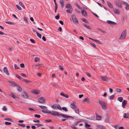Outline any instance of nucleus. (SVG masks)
I'll use <instances>...</instances> for the list:
<instances>
[{
    "label": "nucleus",
    "mask_w": 129,
    "mask_h": 129,
    "mask_svg": "<svg viewBox=\"0 0 129 129\" xmlns=\"http://www.w3.org/2000/svg\"><path fill=\"white\" fill-rule=\"evenodd\" d=\"M71 126L73 129H77L76 127L74 125Z\"/></svg>",
    "instance_id": "nucleus-64"
},
{
    "label": "nucleus",
    "mask_w": 129,
    "mask_h": 129,
    "mask_svg": "<svg viewBox=\"0 0 129 129\" xmlns=\"http://www.w3.org/2000/svg\"><path fill=\"white\" fill-rule=\"evenodd\" d=\"M95 115L96 116V119L97 120H99L101 119V116L98 115L96 113H95Z\"/></svg>",
    "instance_id": "nucleus-24"
},
{
    "label": "nucleus",
    "mask_w": 129,
    "mask_h": 129,
    "mask_svg": "<svg viewBox=\"0 0 129 129\" xmlns=\"http://www.w3.org/2000/svg\"><path fill=\"white\" fill-rule=\"evenodd\" d=\"M116 4L118 8H121L122 5L121 1H117L116 3Z\"/></svg>",
    "instance_id": "nucleus-12"
},
{
    "label": "nucleus",
    "mask_w": 129,
    "mask_h": 129,
    "mask_svg": "<svg viewBox=\"0 0 129 129\" xmlns=\"http://www.w3.org/2000/svg\"><path fill=\"white\" fill-rule=\"evenodd\" d=\"M123 117L124 118H129V114L128 113H124L123 114Z\"/></svg>",
    "instance_id": "nucleus-20"
},
{
    "label": "nucleus",
    "mask_w": 129,
    "mask_h": 129,
    "mask_svg": "<svg viewBox=\"0 0 129 129\" xmlns=\"http://www.w3.org/2000/svg\"><path fill=\"white\" fill-rule=\"evenodd\" d=\"M35 124L37 125L38 127H40L41 126H43V125L42 124Z\"/></svg>",
    "instance_id": "nucleus-37"
},
{
    "label": "nucleus",
    "mask_w": 129,
    "mask_h": 129,
    "mask_svg": "<svg viewBox=\"0 0 129 129\" xmlns=\"http://www.w3.org/2000/svg\"><path fill=\"white\" fill-rule=\"evenodd\" d=\"M55 5V12H56V10L57 9L58 6L57 4Z\"/></svg>",
    "instance_id": "nucleus-50"
},
{
    "label": "nucleus",
    "mask_w": 129,
    "mask_h": 129,
    "mask_svg": "<svg viewBox=\"0 0 129 129\" xmlns=\"http://www.w3.org/2000/svg\"><path fill=\"white\" fill-rule=\"evenodd\" d=\"M75 11L77 13H78V14H80V12L78 10L75 9Z\"/></svg>",
    "instance_id": "nucleus-63"
},
{
    "label": "nucleus",
    "mask_w": 129,
    "mask_h": 129,
    "mask_svg": "<svg viewBox=\"0 0 129 129\" xmlns=\"http://www.w3.org/2000/svg\"><path fill=\"white\" fill-rule=\"evenodd\" d=\"M14 68L15 69H19V67H18L16 64L14 65Z\"/></svg>",
    "instance_id": "nucleus-55"
},
{
    "label": "nucleus",
    "mask_w": 129,
    "mask_h": 129,
    "mask_svg": "<svg viewBox=\"0 0 129 129\" xmlns=\"http://www.w3.org/2000/svg\"><path fill=\"white\" fill-rule=\"evenodd\" d=\"M17 86L18 90L19 92H21L22 90V89L21 87L18 85L17 84Z\"/></svg>",
    "instance_id": "nucleus-23"
},
{
    "label": "nucleus",
    "mask_w": 129,
    "mask_h": 129,
    "mask_svg": "<svg viewBox=\"0 0 129 129\" xmlns=\"http://www.w3.org/2000/svg\"><path fill=\"white\" fill-rule=\"evenodd\" d=\"M3 111H6L7 110V109L6 108V107L5 106H4L3 107Z\"/></svg>",
    "instance_id": "nucleus-57"
},
{
    "label": "nucleus",
    "mask_w": 129,
    "mask_h": 129,
    "mask_svg": "<svg viewBox=\"0 0 129 129\" xmlns=\"http://www.w3.org/2000/svg\"><path fill=\"white\" fill-rule=\"evenodd\" d=\"M20 66L22 68H23L24 66V63H22L20 64Z\"/></svg>",
    "instance_id": "nucleus-59"
},
{
    "label": "nucleus",
    "mask_w": 129,
    "mask_h": 129,
    "mask_svg": "<svg viewBox=\"0 0 129 129\" xmlns=\"http://www.w3.org/2000/svg\"><path fill=\"white\" fill-rule=\"evenodd\" d=\"M88 101V98H86L84 99L83 101V103H85L86 102H87V101Z\"/></svg>",
    "instance_id": "nucleus-48"
},
{
    "label": "nucleus",
    "mask_w": 129,
    "mask_h": 129,
    "mask_svg": "<svg viewBox=\"0 0 129 129\" xmlns=\"http://www.w3.org/2000/svg\"><path fill=\"white\" fill-rule=\"evenodd\" d=\"M96 126L97 127L101 129H105V127L102 125L99 124H97L96 125Z\"/></svg>",
    "instance_id": "nucleus-18"
},
{
    "label": "nucleus",
    "mask_w": 129,
    "mask_h": 129,
    "mask_svg": "<svg viewBox=\"0 0 129 129\" xmlns=\"http://www.w3.org/2000/svg\"><path fill=\"white\" fill-rule=\"evenodd\" d=\"M18 125L19 126H20L23 127H24L25 126V124H18Z\"/></svg>",
    "instance_id": "nucleus-35"
},
{
    "label": "nucleus",
    "mask_w": 129,
    "mask_h": 129,
    "mask_svg": "<svg viewBox=\"0 0 129 129\" xmlns=\"http://www.w3.org/2000/svg\"><path fill=\"white\" fill-rule=\"evenodd\" d=\"M90 44H91V45H92V46L94 47V48H96V45L95 44H94L93 43H91Z\"/></svg>",
    "instance_id": "nucleus-53"
},
{
    "label": "nucleus",
    "mask_w": 129,
    "mask_h": 129,
    "mask_svg": "<svg viewBox=\"0 0 129 129\" xmlns=\"http://www.w3.org/2000/svg\"><path fill=\"white\" fill-rule=\"evenodd\" d=\"M85 126L86 127L88 128L90 127V125L88 124L87 122H85L84 123Z\"/></svg>",
    "instance_id": "nucleus-26"
},
{
    "label": "nucleus",
    "mask_w": 129,
    "mask_h": 129,
    "mask_svg": "<svg viewBox=\"0 0 129 129\" xmlns=\"http://www.w3.org/2000/svg\"><path fill=\"white\" fill-rule=\"evenodd\" d=\"M3 71L6 75L8 76L9 75V72L7 67H4L3 69Z\"/></svg>",
    "instance_id": "nucleus-11"
},
{
    "label": "nucleus",
    "mask_w": 129,
    "mask_h": 129,
    "mask_svg": "<svg viewBox=\"0 0 129 129\" xmlns=\"http://www.w3.org/2000/svg\"><path fill=\"white\" fill-rule=\"evenodd\" d=\"M62 109L65 111L66 112H67L68 111V110L67 108L65 107H63L62 108Z\"/></svg>",
    "instance_id": "nucleus-40"
},
{
    "label": "nucleus",
    "mask_w": 129,
    "mask_h": 129,
    "mask_svg": "<svg viewBox=\"0 0 129 129\" xmlns=\"http://www.w3.org/2000/svg\"><path fill=\"white\" fill-rule=\"evenodd\" d=\"M30 41L31 42L33 43H35V41L33 39H30Z\"/></svg>",
    "instance_id": "nucleus-60"
},
{
    "label": "nucleus",
    "mask_w": 129,
    "mask_h": 129,
    "mask_svg": "<svg viewBox=\"0 0 129 129\" xmlns=\"http://www.w3.org/2000/svg\"><path fill=\"white\" fill-rule=\"evenodd\" d=\"M114 97V95H112L109 96L108 98V99L109 100H112L113 99Z\"/></svg>",
    "instance_id": "nucleus-31"
},
{
    "label": "nucleus",
    "mask_w": 129,
    "mask_h": 129,
    "mask_svg": "<svg viewBox=\"0 0 129 129\" xmlns=\"http://www.w3.org/2000/svg\"><path fill=\"white\" fill-rule=\"evenodd\" d=\"M125 5V9L127 10H129V6L128 4H127Z\"/></svg>",
    "instance_id": "nucleus-34"
},
{
    "label": "nucleus",
    "mask_w": 129,
    "mask_h": 129,
    "mask_svg": "<svg viewBox=\"0 0 129 129\" xmlns=\"http://www.w3.org/2000/svg\"><path fill=\"white\" fill-rule=\"evenodd\" d=\"M82 21H83L85 22H86V23L87 22V21L84 18H82Z\"/></svg>",
    "instance_id": "nucleus-56"
},
{
    "label": "nucleus",
    "mask_w": 129,
    "mask_h": 129,
    "mask_svg": "<svg viewBox=\"0 0 129 129\" xmlns=\"http://www.w3.org/2000/svg\"><path fill=\"white\" fill-rule=\"evenodd\" d=\"M22 80L24 81L25 82L27 83L31 82V81L28 80L24 79H22Z\"/></svg>",
    "instance_id": "nucleus-29"
},
{
    "label": "nucleus",
    "mask_w": 129,
    "mask_h": 129,
    "mask_svg": "<svg viewBox=\"0 0 129 129\" xmlns=\"http://www.w3.org/2000/svg\"><path fill=\"white\" fill-rule=\"evenodd\" d=\"M70 107L72 109H74L77 108V106L73 103H71L70 104Z\"/></svg>",
    "instance_id": "nucleus-19"
},
{
    "label": "nucleus",
    "mask_w": 129,
    "mask_h": 129,
    "mask_svg": "<svg viewBox=\"0 0 129 129\" xmlns=\"http://www.w3.org/2000/svg\"><path fill=\"white\" fill-rule=\"evenodd\" d=\"M127 101L125 100H124L122 103V107L123 108H124L125 106L127 104Z\"/></svg>",
    "instance_id": "nucleus-17"
},
{
    "label": "nucleus",
    "mask_w": 129,
    "mask_h": 129,
    "mask_svg": "<svg viewBox=\"0 0 129 129\" xmlns=\"http://www.w3.org/2000/svg\"><path fill=\"white\" fill-rule=\"evenodd\" d=\"M31 128L33 129H36V127L34 125H33L31 127Z\"/></svg>",
    "instance_id": "nucleus-62"
},
{
    "label": "nucleus",
    "mask_w": 129,
    "mask_h": 129,
    "mask_svg": "<svg viewBox=\"0 0 129 129\" xmlns=\"http://www.w3.org/2000/svg\"><path fill=\"white\" fill-rule=\"evenodd\" d=\"M60 95L63 96L65 97L66 98H69V96L67 95L64 94L63 92H61V93H60Z\"/></svg>",
    "instance_id": "nucleus-27"
},
{
    "label": "nucleus",
    "mask_w": 129,
    "mask_h": 129,
    "mask_svg": "<svg viewBox=\"0 0 129 129\" xmlns=\"http://www.w3.org/2000/svg\"><path fill=\"white\" fill-rule=\"evenodd\" d=\"M126 33H122L121 36L119 38L120 39H124L126 36Z\"/></svg>",
    "instance_id": "nucleus-13"
},
{
    "label": "nucleus",
    "mask_w": 129,
    "mask_h": 129,
    "mask_svg": "<svg viewBox=\"0 0 129 129\" xmlns=\"http://www.w3.org/2000/svg\"><path fill=\"white\" fill-rule=\"evenodd\" d=\"M5 120H8L11 121H12V120L11 119L9 118H5Z\"/></svg>",
    "instance_id": "nucleus-54"
},
{
    "label": "nucleus",
    "mask_w": 129,
    "mask_h": 129,
    "mask_svg": "<svg viewBox=\"0 0 129 129\" xmlns=\"http://www.w3.org/2000/svg\"><path fill=\"white\" fill-rule=\"evenodd\" d=\"M19 4L21 6H22V7H23L24 8L25 7H24V5L23 4L22 2H19Z\"/></svg>",
    "instance_id": "nucleus-33"
},
{
    "label": "nucleus",
    "mask_w": 129,
    "mask_h": 129,
    "mask_svg": "<svg viewBox=\"0 0 129 129\" xmlns=\"http://www.w3.org/2000/svg\"><path fill=\"white\" fill-rule=\"evenodd\" d=\"M113 11L114 13L117 14H120L119 11L116 8H114L113 9Z\"/></svg>",
    "instance_id": "nucleus-16"
},
{
    "label": "nucleus",
    "mask_w": 129,
    "mask_h": 129,
    "mask_svg": "<svg viewBox=\"0 0 129 129\" xmlns=\"http://www.w3.org/2000/svg\"><path fill=\"white\" fill-rule=\"evenodd\" d=\"M16 7L17 9L19 10H21L22 9L21 7H19L18 5H16Z\"/></svg>",
    "instance_id": "nucleus-45"
},
{
    "label": "nucleus",
    "mask_w": 129,
    "mask_h": 129,
    "mask_svg": "<svg viewBox=\"0 0 129 129\" xmlns=\"http://www.w3.org/2000/svg\"><path fill=\"white\" fill-rule=\"evenodd\" d=\"M21 75L23 77H26V75L23 73L21 74Z\"/></svg>",
    "instance_id": "nucleus-61"
},
{
    "label": "nucleus",
    "mask_w": 129,
    "mask_h": 129,
    "mask_svg": "<svg viewBox=\"0 0 129 129\" xmlns=\"http://www.w3.org/2000/svg\"><path fill=\"white\" fill-rule=\"evenodd\" d=\"M16 76L20 80H22V78L20 76L16 75Z\"/></svg>",
    "instance_id": "nucleus-36"
},
{
    "label": "nucleus",
    "mask_w": 129,
    "mask_h": 129,
    "mask_svg": "<svg viewBox=\"0 0 129 129\" xmlns=\"http://www.w3.org/2000/svg\"><path fill=\"white\" fill-rule=\"evenodd\" d=\"M59 3L61 5L62 8H63L64 6L63 0H60L59 2Z\"/></svg>",
    "instance_id": "nucleus-21"
},
{
    "label": "nucleus",
    "mask_w": 129,
    "mask_h": 129,
    "mask_svg": "<svg viewBox=\"0 0 129 129\" xmlns=\"http://www.w3.org/2000/svg\"><path fill=\"white\" fill-rule=\"evenodd\" d=\"M66 8L68 9H70L71 11H73V8L71 4L68 3L66 6Z\"/></svg>",
    "instance_id": "nucleus-7"
},
{
    "label": "nucleus",
    "mask_w": 129,
    "mask_h": 129,
    "mask_svg": "<svg viewBox=\"0 0 129 129\" xmlns=\"http://www.w3.org/2000/svg\"><path fill=\"white\" fill-rule=\"evenodd\" d=\"M121 3L122 4L125 5H126L127 4V3L126 2L122 1H121Z\"/></svg>",
    "instance_id": "nucleus-44"
},
{
    "label": "nucleus",
    "mask_w": 129,
    "mask_h": 129,
    "mask_svg": "<svg viewBox=\"0 0 129 129\" xmlns=\"http://www.w3.org/2000/svg\"><path fill=\"white\" fill-rule=\"evenodd\" d=\"M49 113L54 116H59L60 114H59L58 112L55 111H49Z\"/></svg>",
    "instance_id": "nucleus-4"
},
{
    "label": "nucleus",
    "mask_w": 129,
    "mask_h": 129,
    "mask_svg": "<svg viewBox=\"0 0 129 129\" xmlns=\"http://www.w3.org/2000/svg\"><path fill=\"white\" fill-rule=\"evenodd\" d=\"M10 85L11 86H15L17 85V84L14 82H9Z\"/></svg>",
    "instance_id": "nucleus-15"
},
{
    "label": "nucleus",
    "mask_w": 129,
    "mask_h": 129,
    "mask_svg": "<svg viewBox=\"0 0 129 129\" xmlns=\"http://www.w3.org/2000/svg\"><path fill=\"white\" fill-rule=\"evenodd\" d=\"M55 18L57 19H58L59 18V14H58L55 17Z\"/></svg>",
    "instance_id": "nucleus-49"
},
{
    "label": "nucleus",
    "mask_w": 129,
    "mask_h": 129,
    "mask_svg": "<svg viewBox=\"0 0 129 129\" xmlns=\"http://www.w3.org/2000/svg\"><path fill=\"white\" fill-rule=\"evenodd\" d=\"M39 106L43 110L42 111L44 113H48V110L47 109V107L45 106L41 105H39Z\"/></svg>",
    "instance_id": "nucleus-3"
},
{
    "label": "nucleus",
    "mask_w": 129,
    "mask_h": 129,
    "mask_svg": "<svg viewBox=\"0 0 129 129\" xmlns=\"http://www.w3.org/2000/svg\"><path fill=\"white\" fill-rule=\"evenodd\" d=\"M101 78L103 81L106 82H108L109 80V79L105 76H101Z\"/></svg>",
    "instance_id": "nucleus-10"
},
{
    "label": "nucleus",
    "mask_w": 129,
    "mask_h": 129,
    "mask_svg": "<svg viewBox=\"0 0 129 129\" xmlns=\"http://www.w3.org/2000/svg\"><path fill=\"white\" fill-rule=\"evenodd\" d=\"M62 116L65 118H68L69 119H71V120H73L74 119L73 118L72 116H67L64 114H60L59 116Z\"/></svg>",
    "instance_id": "nucleus-5"
},
{
    "label": "nucleus",
    "mask_w": 129,
    "mask_h": 129,
    "mask_svg": "<svg viewBox=\"0 0 129 129\" xmlns=\"http://www.w3.org/2000/svg\"><path fill=\"white\" fill-rule=\"evenodd\" d=\"M95 42H96L97 43L100 44H102L103 43L102 42H101L98 40H97L95 41Z\"/></svg>",
    "instance_id": "nucleus-43"
},
{
    "label": "nucleus",
    "mask_w": 129,
    "mask_h": 129,
    "mask_svg": "<svg viewBox=\"0 0 129 129\" xmlns=\"http://www.w3.org/2000/svg\"><path fill=\"white\" fill-rule=\"evenodd\" d=\"M75 112L76 113H79V109L78 108L76 109L75 110Z\"/></svg>",
    "instance_id": "nucleus-38"
},
{
    "label": "nucleus",
    "mask_w": 129,
    "mask_h": 129,
    "mask_svg": "<svg viewBox=\"0 0 129 129\" xmlns=\"http://www.w3.org/2000/svg\"><path fill=\"white\" fill-rule=\"evenodd\" d=\"M40 59L38 57H36L35 58V61L36 62L40 61Z\"/></svg>",
    "instance_id": "nucleus-30"
},
{
    "label": "nucleus",
    "mask_w": 129,
    "mask_h": 129,
    "mask_svg": "<svg viewBox=\"0 0 129 129\" xmlns=\"http://www.w3.org/2000/svg\"><path fill=\"white\" fill-rule=\"evenodd\" d=\"M38 101L40 103H44L45 102V99L43 97H41L38 99Z\"/></svg>",
    "instance_id": "nucleus-8"
},
{
    "label": "nucleus",
    "mask_w": 129,
    "mask_h": 129,
    "mask_svg": "<svg viewBox=\"0 0 129 129\" xmlns=\"http://www.w3.org/2000/svg\"><path fill=\"white\" fill-rule=\"evenodd\" d=\"M35 116L36 117L39 118L40 117V115L37 114H35Z\"/></svg>",
    "instance_id": "nucleus-52"
},
{
    "label": "nucleus",
    "mask_w": 129,
    "mask_h": 129,
    "mask_svg": "<svg viewBox=\"0 0 129 129\" xmlns=\"http://www.w3.org/2000/svg\"><path fill=\"white\" fill-rule=\"evenodd\" d=\"M107 22L108 23L111 24H116L115 22L110 20H107Z\"/></svg>",
    "instance_id": "nucleus-25"
},
{
    "label": "nucleus",
    "mask_w": 129,
    "mask_h": 129,
    "mask_svg": "<svg viewBox=\"0 0 129 129\" xmlns=\"http://www.w3.org/2000/svg\"><path fill=\"white\" fill-rule=\"evenodd\" d=\"M72 19L73 22L75 23H78V21L77 20L75 15H72Z\"/></svg>",
    "instance_id": "nucleus-6"
},
{
    "label": "nucleus",
    "mask_w": 129,
    "mask_h": 129,
    "mask_svg": "<svg viewBox=\"0 0 129 129\" xmlns=\"http://www.w3.org/2000/svg\"><path fill=\"white\" fill-rule=\"evenodd\" d=\"M66 12L68 13H72V11H71V10L70 9H68L66 10Z\"/></svg>",
    "instance_id": "nucleus-42"
},
{
    "label": "nucleus",
    "mask_w": 129,
    "mask_h": 129,
    "mask_svg": "<svg viewBox=\"0 0 129 129\" xmlns=\"http://www.w3.org/2000/svg\"><path fill=\"white\" fill-rule=\"evenodd\" d=\"M98 102L101 106L102 109L104 110H106L107 108V106L105 102L102 100H100Z\"/></svg>",
    "instance_id": "nucleus-1"
},
{
    "label": "nucleus",
    "mask_w": 129,
    "mask_h": 129,
    "mask_svg": "<svg viewBox=\"0 0 129 129\" xmlns=\"http://www.w3.org/2000/svg\"><path fill=\"white\" fill-rule=\"evenodd\" d=\"M36 33L38 36V37L39 38H41L42 36L40 34H39V33Z\"/></svg>",
    "instance_id": "nucleus-41"
},
{
    "label": "nucleus",
    "mask_w": 129,
    "mask_h": 129,
    "mask_svg": "<svg viewBox=\"0 0 129 129\" xmlns=\"http://www.w3.org/2000/svg\"><path fill=\"white\" fill-rule=\"evenodd\" d=\"M6 23L7 24H14V23L12 22H6Z\"/></svg>",
    "instance_id": "nucleus-39"
},
{
    "label": "nucleus",
    "mask_w": 129,
    "mask_h": 129,
    "mask_svg": "<svg viewBox=\"0 0 129 129\" xmlns=\"http://www.w3.org/2000/svg\"><path fill=\"white\" fill-rule=\"evenodd\" d=\"M107 4L108 6L111 8H112L113 7L112 5L109 2H107Z\"/></svg>",
    "instance_id": "nucleus-28"
},
{
    "label": "nucleus",
    "mask_w": 129,
    "mask_h": 129,
    "mask_svg": "<svg viewBox=\"0 0 129 129\" xmlns=\"http://www.w3.org/2000/svg\"><path fill=\"white\" fill-rule=\"evenodd\" d=\"M32 92L35 94H38L40 93V91L37 89H34L32 90Z\"/></svg>",
    "instance_id": "nucleus-14"
},
{
    "label": "nucleus",
    "mask_w": 129,
    "mask_h": 129,
    "mask_svg": "<svg viewBox=\"0 0 129 129\" xmlns=\"http://www.w3.org/2000/svg\"><path fill=\"white\" fill-rule=\"evenodd\" d=\"M116 91L118 92H120L121 91V90L119 88H117L116 89Z\"/></svg>",
    "instance_id": "nucleus-47"
},
{
    "label": "nucleus",
    "mask_w": 129,
    "mask_h": 129,
    "mask_svg": "<svg viewBox=\"0 0 129 129\" xmlns=\"http://www.w3.org/2000/svg\"><path fill=\"white\" fill-rule=\"evenodd\" d=\"M117 100L118 101L120 102H121L123 100V98L121 97H120L118 98Z\"/></svg>",
    "instance_id": "nucleus-32"
},
{
    "label": "nucleus",
    "mask_w": 129,
    "mask_h": 129,
    "mask_svg": "<svg viewBox=\"0 0 129 129\" xmlns=\"http://www.w3.org/2000/svg\"><path fill=\"white\" fill-rule=\"evenodd\" d=\"M23 19L26 22H27L28 21L27 18L26 17L24 16L23 17Z\"/></svg>",
    "instance_id": "nucleus-58"
},
{
    "label": "nucleus",
    "mask_w": 129,
    "mask_h": 129,
    "mask_svg": "<svg viewBox=\"0 0 129 129\" xmlns=\"http://www.w3.org/2000/svg\"><path fill=\"white\" fill-rule=\"evenodd\" d=\"M81 13L83 15L86 16L87 15V13L86 11L84 10L81 11Z\"/></svg>",
    "instance_id": "nucleus-22"
},
{
    "label": "nucleus",
    "mask_w": 129,
    "mask_h": 129,
    "mask_svg": "<svg viewBox=\"0 0 129 129\" xmlns=\"http://www.w3.org/2000/svg\"><path fill=\"white\" fill-rule=\"evenodd\" d=\"M51 107L53 109H56L57 108H58L60 110H62V108L58 104H53V105L51 106Z\"/></svg>",
    "instance_id": "nucleus-2"
},
{
    "label": "nucleus",
    "mask_w": 129,
    "mask_h": 129,
    "mask_svg": "<svg viewBox=\"0 0 129 129\" xmlns=\"http://www.w3.org/2000/svg\"><path fill=\"white\" fill-rule=\"evenodd\" d=\"M5 124L6 125H10L11 124V123L8 122H6Z\"/></svg>",
    "instance_id": "nucleus-46"
},
{
    "label": "nucleus",
    "mask_w": 129,
    "mask_h": 129,
    "mask_svg": "<svg viewBox=\"0 0 129 129\" xmlns=\"http://www.w3.org/2000/svg\"><path fill=\"white\" fill-rule=\"evenodd\" d=\"M21 95L24 98L27 99L28 98V96L27 93L25 92H22L21 93Z\"/></svg>",
    "instance_id": "nucleus-9"
},
{
    "label": "nucleus",
    "mask_w": 129,
    "mask_h": 129,
    "mask_svg": "<svg viewBox=\"0 0 129 129\" xmlns=\"http://www.w3.org/2000/svg\"><path fill=\"white\" fill-rule=\"evenodd\" d=\"M11 96L14 99H15L17 97L15 95L13 94H11Z\"/></svg>",
    "instance_id": "nucleus-51"
}]
</instances>
